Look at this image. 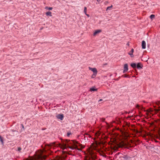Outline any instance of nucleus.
Here are the masks:
<instances>
[{
  "label": "nucleus",
  "mask_w": 160,
  "mask_h": 160,
  "mask_svg": "<svg viewBox=\"0 0 160 160\" xmlns=\"http://www.w3.org/2000/svg\"><path fill=\"white\" fill-rule=\"evenodd\" d=\"M85 14L86 15H87L88 17H90L89 15V14H87V13H86V14Z\"/></svg>",
  "instance_id": "393cba45"
},
{
  "label": "nucleus",
  "mask_w": 160,
  "mask_h": 160,
  "mask_svg": "<svg viewBox=\"0 0 160 160\" xmlns=\"http://www.w3.org/2000/svg\"><path fill=\"white\" fill-rule=\"evenodd\" d=\"M47 8H48V10H50V7Z\"/></svg>",
  "instance_id": "cd10ccee"
},
{
  "label": "nucleus",
  "mask_w": 160,
  "mask_h": 160,
  "mask_svg": "<svg viewBox=\"0 0 160 160\" xmlns=\"http://www.w3.org/2000/svg\"><path fill=\"white\" fill-rule=\"evenodd\" d=\"M122 77L124 78H130V76H129V75L126 74L123 75L122 76Z\"/></svg>",
  "instance_id": "dca6fc26"
},
{
  "label": "nucleus",
  "mask_w": 160,
  "mask_h": 160,
  "mask_svg": "<svg viewBox=\"0 0 160 160\" xmlns=\"http://www.w3.org/2000/svg\"><path fill=\"white\" fill-rule=\"evenodd\" d=\"M142 67L143 65L141 63H137L136 67H137L138 69H141L142 68Z\"/></svg>",
  "instance_id": "39448f33"
},
{
  "label": "nucleus",
  "mask_w": 160,
  "mask_h": 160,
  "mask_svg": "<svg viewBox=\"0 0 160 160\" xmlns=\"http://www.w3.org/2000/svg\"><path fill=\"white\" fill-rule=\"evenodd\" d=\"M0 141L3 144L4 143L3 141V138L0 136Z\"/></svg>",
  "instance_id": "4468645a"
},
{
  "label": "nucleus",
  "mask_w": 160,
  "mask_h": 160,
  "mask_svg": "<svg viewBox=\"0 0 160 160\" xmlns=\"http://www.w3.org/2000/svg\"><path fill=\"white\" fill-rule=\"evenodd\" d=\"M124 160H128L130 157H129L128 155H124L122 156H121Z\"/></svg>",
  "instance_id": "6e6552de"
},
{
  "label": "nucleus",
  "mask_w": 160,
  "mask_h": 160,
  "mask_svg": "<svg viewBox=\"0 0 160 160\" xmlns=\"http://www.w3.org/2000/svg\"><path fill=\"white\" fill-rule=\"evenodd\" d=\"M21 126L22 127V130H24V127L23 125L22 124H21Z\"/></svg>",
  "instance_id": "5701e85b"
},
{
  "label": "nucleus",
  "mask_w": 160,
  "mask_h": 160,
  "mask_svg": "<svg viewBox=\"0 0 160 160\" xmlns=\"http://www.w3.org/2000/svg\"><path fill=\"white\" fill-rule=\"evenodd\" d=\"M22 149V148H21L20 147H18V151L19 152H20V151Z\"/></svg>",
  "instance_id": "aec40b11"
},
{
  "label": "nucleus",
  "mask_w": 160,
  "mask_h": 160,
  "mask_svg": "<svg viewBox=\"0 0 160 160\" xmlns=\"http://www.w3.org/2000/svg\"><path fill=\"white\" fill-rule=\"evenodd\" d=\"M47 15H50V12H48L46 13Z\"/></svg>",
  "instance_id": "4be33fe9"
},
{
  "label": "nucleus",
  "mask_w": 160,
  "mask_h": 160,
  "mask_svg": "<svg viewBox=\"0 0 160 160\" xmlns=\"http://www.w3.org/2000/svg\"><path fill=\"white\" fill-rule=\"evenodd\" d=\"M97 1H98V0H97Z\"/></svg>",
  "instance_id": "c756f323"
},
{
  "label": "nucleus",
  "mask_w": 160,
  "mask_h": 160,
  "mask_svg": "<svg viewBox=\"0 0 160 160\" xmlns=\"http://www.w3.org/2000/svg\"><path fill=\"white\" fill-rule=\"evenodd\" d=\"M89 69L91 70L92 71L93 73H97V70L96 68H89Z\"/></svg>",
  "instance_id": "0eeeda50"
},
{
  "label": "nucleus",
  "mask_w": 160,
  "mask_h": 160,
  "mask_svg": "<svg viewBox=\"0 0 160 160\" xmlns=\"http://www.w3.org/2000/svg\"><path fill=\"white\" fill-rule=\"evenodd\" d=\"M119 158L120 159V160H124L121 156Z\"/></svg>",
  "instance_id": "b1692460"
},
{
  "label": "nucleus",
  "mask_w": 160,
  "mask_h": 160,
  "mask_svg": "<svg viewBox=\"0 0 160 160\" xmlns=\"http://www.w3.org/2000/svg\"><path fill=\"white\" fill-rule=\"evenodd\" d=\"M97 73H93V74L92 75L91 78H95L96 77Z\"/></svg>",
  "instance_id": "2eb2a0df"
},
{
  "label": "nucleus",
  "mask_w": 160,
  "mask_h": 160,
  "mask_svg": "<svg viewBox=\"0 0 160 160\" xmlns=\"http://www.w3.org/2000/svg\"><path fill=\"white\" fill-rule=\"evenodd\" d=\"M134 50L133 49H132L131 50V51L128 53V54L131 56V57H133V52Z\"/></svg>",
  "instance_id": "1a4fd4ad"
},
{
  "label": "nucleus",
  "mask_w": 160,
  "mask_h": 160,
  "mask_svg": "<svg viewBox=\"0 0 160 160\" xmlns=\"http://www.w3.org/2000/svg\"><path fill=\"white\" fill-rule=\"evenodd\" d=\"M128 70V66L127 64H125L124 65V70L123 72L124 73L126 72Z\"/></svg>",
  "instance_id": "20e7f679"
},
{
  "label": "nucleus",
  "mask_w": 160,
  "mask_h": 160,
  "mask_svg": "<svg viewBox=\"0 0 160 160\" xmlns=\"http://www.w3.org/2000/svg\"><path fill=\"white\" fill-rule=\"evenodd\" d=\"M97 89L95 87H92L90 89V91H97Z\"/></svg>",
  "instance_id": "9b49d317"
},
{
  "label": "nucleus",
  "mask_w": 160,
  "mask_h": 160,
  "mask_svg": "<svg viewBox=\"0 0 160 160\" xmlns=\"http://www.w3.org/2000/svg\"><path fill=\"white\" fill-rule=\"evenodd\" d=\"M154 17H155V15L153 14H152V15H151L150 16V18L152 19L154 18Z\"/></svg>",
  "instance_id": "6ab92c4d"
},
{
  "label": "nucleus",
  "mask_w": 160,
  "mask_h": 160,
  "mask_svg": "<svg viewBox=\"0 0 160 160\" xmlns=\"http://www.w3.org/2000/svg\"><path fill=\"white\" fill-rule=\"evenodd\" d=\"M52 9V8L51 7V10Z\"/></svg>",
  "instance_id": "c85d7f7f"
},
{
  "label": "nucleus",
  "mask_w": 160,
  "mask_h": 160,
  "mask_svg": "<svg viewBox=\"0 0 160 160\" xmlns=\"http://www.w3.org/2000/svg\"><path fill=\"white\" fill-rule=\"evenodd\" d=\"M112 5H111L110 6L108 7L107 8V10H111V8H112Z\"/></svg>",
  "instance_id": "a211bd4d"
},
{
  "label": "nucleus",
  "mask_w": 160,
  "mask_h": 160,
  "mask_svg": "<svg viewBox=\"0 0 160 160\" xmlns=\"http://www.w3.org/2000/svg\"><path fill=\"white\" fill-rule=\"evenodd\" d=\"M146 43L143 40L142 42V49H145L146 48Z\"/></svg>",
  "instance_id": "423d86ee"
},
{
  "label": "nucleus",
  "mask_w": 160,
  "mask_h": 160,
  "mask_svg": "<svg viewBox=\"0 0 160 160\" xmlns=\"http://www.w3.org/2000/svg\"><path fill=\"white\" fill-rule=\"evenodd\" d=\"M86 135L84 136V139L85 140H87L88 139V137L90 138L91 136L88 134H86Z\"/></svg>",
  "instance_id": "f8f14e48"
},
{
  "label": "nucleus",
  "mask_w": 160,
  "mask_h": 160,
  "mask_svg": "<svg viewBox=\"0 0 160 160\" xmlns=\"http://www.w3.org/2000/svg\"><path fill=\"white\" fill-rule=\"evenodd\" d=\"M87 8L86 7H84V12L85 14H86L87 13Z\"/></svg>",
  "instance_id": "f3484780"
},
{
  "label": "nucleus",
  "mask_w": 160,
  "mask_h": 160,
  "mask_svg": "<svg viewBox=\"0 0 160 160\" xmlns=\"http://www.w3.org/2000/svg\"><path fill=\"white\" fill-rule=\"evenodd\" d=\"M139 107V106L138 105H137L136 106V108H138Z\"/></svg>",
  "instance_id": "a878e982"
},
{
  "label": "nucleus",
  "mask_w": 160,
  "mask_h": 160,
  "mask_svg": "<svg viewBox=\"0 0 160 160\" xmlns=\"http://www.w3.org/2000/svg\"><path fill=\"white\" fill-rule=\"evenodd\" d=\"M71 134V132H68L67 133V136L69 137L70 135Z\"/></svg>",
  "instance_id": "412c9836"
},
{
  "label": "nucleus",
  "mask_w": 160,
  "mask_h": 160,
  "mask_svg": "<svg viewBox=\"0 0 160 160\" xmlns=\"http://www.w3.org/2000/svg\"><path fill=\"white\" fill-rule=\"evenodd\" d=\"M45 151L42 150L38 151L36 153V158L37 159L42 160L45 159L47 155L45 154Z\"/></svg>",
  "instance_id": "f03ea898"
},
{
  "label": "nucleus",
  "mask_w": 160,
  "mask_h": 160,
  "mask_svg": "<svg viewBox=\"0 0 160 160\" xmlns=\"http://www.w3.org/2000/svg\"><path fill=\"white\" fill-rule=\"evenodd\" d=\"M131 66L132 68H136L137 65L136 63H132L131 64Z\"/></svg>",
  "instance_id": "ddd939ff"
},
{
  "label": "nucleus",
  "mask_w": 160,
  "mask_h": 160,
  "mask_svg": "<svg viewBox=\"0 0 160 160\" xmlns=\"http://www.w3.org/2000/svg\"><path fill=\"white\" fill-rule=\"evenodd\" d=\"M101 32V30H97L95 31L93 33V35L95 36L97 34L99 33V32Z\"/></svg>",
  "instance_id": "9d476101"
},
{
  "label": "nucleus",
  "mask_w": 160,
  "mask_h": 160,
  "mask_svg": "<svg viewBox=\"0 0 160 160\" xmlns=\"http://www.w3.org/2000/svg\"><path fill=\"white\" fill-rule=\"evenodd\" d=\"M63 146L65 148H68L72 150H74L77 148V146L75 142L73 141L70 142L68 140H66L65 142L63 143Z\"/></svg>",
  "instance_id": "f257e3e1"
},
{
  "label": "nucleus",
  "mask_w": 160,
  "mask_h": 160,
  "mask_svg": "<svg viewBox=\"0 0 160 160\" xmlns=\"http://www.w3.org/2000/svg\"><path fill=\"white\" fill-rule=\"evenodd\" d=\"M57 118L60 119L61 120H62L64 118V115L63 114H58L56 116Z\"/></svg>",
  "instance_id": "7ed1b4c3"
},
{
  "label": "nucleus",
  "mask_w": 160,
  "mask_h": 160,
  "mask_svg": "<svg viewBox=\"0 0 160 160\" xmlns=\"http://www.w3.org/2000/svg\"><path fill=\"white\" fill-rule=\"evenodd\" d=\"M102 100V99H100L99 100V102H100V101H101Z\"/></svg>",
  "instance_id": "bb28decb"
}]
</instances>
